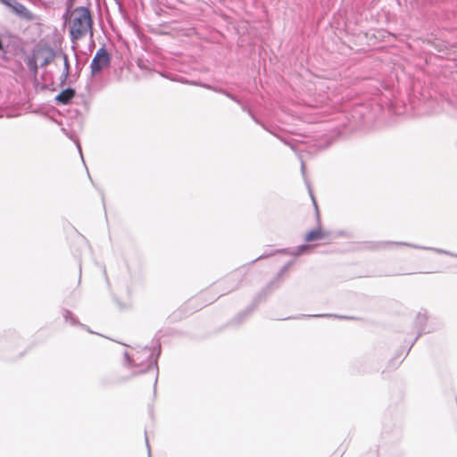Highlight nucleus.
<instances>
[{"label":"nucleus","mask_w":457,"mask_h":457,"mask_svg":"<svg viewBox=\"0 0 457 457\" xmlns=\"http://www.w3.org/2000/svg\"><path fill=\"white\" fill-rule=\"evenodd\" d=\"M92 17L88 8L77 7L71 14L69 29L73 42L79 40L88 32L92 35Z\"/></svg>","instance_id":"1"},{"label":"nucleus","mask_w":457,"mask_h":457,"mask_svg":"<svg viewBox=\"0 0 457 457\" xmlns=\"http://www.w3.org/2000/svg\"><path fill=\"white\" fill-rule=\"evenodd\" d=\"M146 358L147 361L145 363L146 365V370H155V377H154V385L157 383V363L156 360H154L153 358V351L151 348L145 347L142 351L137 352L133 357L130 359L129 356H127L128 361L134 366L137 365H142L143 359Z\"/></svg>","instance_id":"2"},{"label":"nucleus","mask_w":457,"mask_h":457,"mask_svg":"<svg viewBox=\"0 0 457 457\" xmlns=\"http://www.w3.org/2000/svg\"><path fill=\"white\" fill-rule=\"evenodd\" d=\"M111 63V57L104 47L99 48L92 59L90 70L92 76H96L103 70L108 68Z\"/></svg>","instance_id":"3"},{"label":"nucleus","mask_w":457,"mask_h":457,"mask_svg":"<svg viewBox=\"0 0 457 457\" xmlns=\"http://www.w3.org/2000/svg\"><path fill=\"white\" fill-rule=\"evenodd\" d=\"M7 5H9L12 11L26 20H32L33 14L21 3L15 0H3Z\"/></svg>","instance_id":"4"},{"label":"nucleus","mask_w":457,"mask_h":457,"mask_svg":"<svg viewBox=\"0 0 457 457\" xmlns=\"http://www.w3.org/2000/svg\"><path fill=\"white\" fill-rule=\"evenodd\" d=\"M328 236H329L328 232L324 231L323 229H321V228H318L316 229H313V230L308 232L305 235L304 239L306 242H312L314 240L325 239V238L328 237Z\"/></svg>","instance_id":"5"},{"label":"nucleus","mask_w":457,"mask_h":457,"mask_svg":"<svg viewBox=\"0 0 457 457\" xmlns=\"http://www.w3.org/2000/svg\"><path fill=\"white\" fill-rule=\"evenodd\" d=\"M389 245H408V246H411V247L416 248V249L431 250V251L438 252V253L441 252L439 249H436V248H432V247H425V246H420V245L408 244V243H403V242H379V243H377L373 248H375V249L385 248Z\"/></svg>","instance_id":"6"},{"label":"nucleus","mask_w":457,"mask_h":457,"mask_svg":"<svg viewBox=\"0 0 457 457\" xmlns=\"http://www.w3.org/2000/svg\"><path fill=\"white\" fill-rule=\"evenodd\" d=\"M75 91L71 88L62 90L56 97L55 100L62 104H68L74 96Z\"/></svg>","instance_id":"7"},{"label":"nucleus","mask_w":457,"mask_h":457,"mask_svg":"<svg viewBox=\"0 0 457 457\" xmlns=\"http://www.w3.org/2000/svg\"><path fill=\"white\" fill-rule=\"evenodd\" d=\"M57 58H60L63 62V71L61 75V81L64 82L68 79L69 74H70V64H69L68 56H67V54H65L63 53H60L57 55Z\"/></svg>","instance_id":"8"},{"label":"nucleus","mask_w":457,"mask_h":457,"mask_svg":"<svg viewBox=\"0 0 457 457\" xmlns=\"http://www.w3.org/2000/svg\"><path fill=\"white\" fill-rule=\"evenodd\" d=\"M223 95H225L226 96H228V98H230V99H231V100H233L234 102H236V103H237L238 104H240V105L242 106V109H243L244 111L247 112L251 115V117H252V118H253V119L257 123H259V122H258V120L253 117V113H252V112H251L248 108H246L244 104H241V102H240V101H239V100H238L235 96H233V95L229 94V93H228V92H227V91H224V92H223Z\"/></svg>","instance_id":"9"},{"label":"nucleus","mask_w":457,"mask_h":457,"mask_svg":"<svg viewBox=\"0 0 457 457\" xmlns=\"http://www.w3.org/2000/svg\"><path fill=\"white\" fill-rule=\"evenodd\" d=\"M223 95H225L226 96H228V98H230V99H231V100H233L234 102H236V103H237L238 104H240V105L242 106V109H243L244 111L247 112L251 115V117H252V118H253V119L257 123H259V122H258V120L253 117V113H252V112H251L248 108H246L244 104H241V102H240V101H239V100H238L235 96H233V95L229 94V93H228V92H227V91H224V92H223Z\"/></svg>","instance_id":"10"},{"label":"nucleus","mask_w":457,"mask_h":457,"mask_svg":"<svg viewBox=\"0 0 457 457\" xmlns=\"http://www.w3.org/2000/svg\"><path fill=\"white\" fill-rule=\"evenodd\" d=\"M63 317L67 322H70L71 325L77 324L76 319L73 317L72 313L70 311L65 310L63 312Z\"/></svg>","instance_id":"11"},{"label":"nucleus","mask_w":457,"mask_h":457,"mask_svg":"<svg viewBox=\"0 0 457 457\" xmlns=\"http://www.w3.org/2000/svg\"><path fill=\"white\" fill-rule=\"evenodd\" d=\"M58 54H55L54 52H49L48 55L46 56L43 60V62H41V66L44 67V66H46L48 65L52 60L54 58V57H57Z\"/></svg>","instance_id":"12"},{"label":"nucleus","mask_w":457,"mask_h":457,"mask_svg":"<svg viewBox=\"0 0 457 457\" xmlns=\"http://www.w3.org/2000/svg\"><path fill=\"white\" fill-rule=\"evenodd\" d=\"M309 248L308 245H303L297 247L296 251L294 253L295 255H301L303 254L307 249Z\"/></svg>","instance_id":"13"},{"label":"nucleus","mask_w":457,"mask_h":457,"mask_svg":"<svg viewBox=\"0 0 457 457\" xmlns=\"http://www.w3.org/2000/svg\"><path fill=\"white\" fill-rule=\"evenodd\" d=\"M417 320L421 325L427 320V315L425 313H419L417 316Z\"/></svg>","instance_id":"14"},{"label":"nucleus","mask_w":457,"mask_h":457,"mask_svg":"<svg viewBox=\"0 0 457 457\" xmlns=\"http://www.w3.org/2000/svg\"><path fill=\"white\" fill-rule=\"evenodd\" d=\"M204 87H206V88H209V89H212L215 92H218V93H220V94H223V92L225 90L221 89V88H217V87H212L211 86H208V85H203Z\"/></svg>","instance_id":"15"},{"label":"nucleus","mask_w":457,"mask_h":457,"mask_svg":"<svg viewBox=\"0 0 457 457\" xmlns=\"http://www.w3.org/2000/svg\"><path fill=\"white\" fill-rule=\"evenodd\" d=\"M145 441H146L147 448H149V444H148V438L147 437H145ZM148 453L150 454V449H148Z\"/></svg>","instance_id":"16"},{"label":"nucleus","mask_w":457,"mask_h":457,"mask_svg":"<svg viewBox=\"0 0 457 457\" xmlns=\"http://www.w3.org/2000/svg\"><path fill=\"white\" fill-rule=\"evenodd\" d=\"M302 172L304 174V163L302 162Z\"/></svg>","instance_id":"17"},{"label":"nucleus","mask_w":457,"mask_h":457,"mask_svg":"<svg viewBox=\"0 0 457 457\" xmlns=\"http://www.w3.org/2000/svg\"><path fill=\"white\" fill-rule=\"evenodd\" d=\"M78 147H79V153L81 154V148L79 147V145H78Z\"/></svg>","instance_id":"18"}]
</instances>
